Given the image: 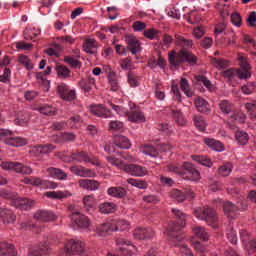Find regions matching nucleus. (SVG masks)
Listing matches in <instances>:
<instances>
[{
    "label": "nucleus",
    "instance_id": "nucleus-57",
    "mask_svg": "<svg viewBox=\"0 0 256 256\" xmlns=\"http://www.w3.org/2000/svg\"><path fill=\"white\" fill-rule=\"evenodd\" d=\"M106 159H107L108 163H111V165H116V167H120V169H121V167L126 165L125 163H123L121 161V159L115 158L114 156H107Z\"/></svg>",
    "mask_w": 256,
    "mask_h": 256
},
{
    "label": "nucleus",
    "instance_id": "nucleus-45",
    "mask_svg": "<svg viewBox=\"0 0 256 256\" xmlns=\"http://www.w3.org/2000/svg\"><path fill=\"white\" fill-rule=\"evenodd\" d=\"M65 63H67L68 65H70L73 69H81V61L71 57V56H66L64 58Z\"/></svg>",
    "mask_w": 256,
    "mask_h": 256
},
{
    "label": "nucleus",
    "instance_id": "nucleus-24",
    "mask_svg": "<svg viewBox=\"0 0 256 256\" xmlns=\"http://www.w3.org/2000/svg\"><path fill=\"white\" fill-rule=\"evenodd\" d=\"M47 172L49 173L50 177H53L54 179H60L61 181L67 179V173L59 168L51 167L47 169Z\"/></svg>",
    "mask_w": 256,
    "mask_h": 256
},
{
    "label": "nucleus",
    "instance_id": "nucleus-43",
    "mask_svg": "<svg viewBox=\"0 0 256 256\" xmlns=\"http://www.w3.org/2000/svg\"><path fill=\"white\" fill-rule=\"evenodd\" d=\"M180 89L185 93L187 97H193L194 93L189 89V82L186 80V78H181Z\"/></svg>",
    "mask_w": 256,
    "mask_h": 256
},
{
    "label": "nucleus",
    "instance_id": "nucleus-11",
    "mask_svg": "<svg viewBox=\"0 0 256 256\" xmlns=\"http://www.w3.org/2000/svg\"><path fill=\"white\" fill-rule=\"evenodd\" d=\"M72 221H74L75 225L80 229H87V227L91 225L89 218L79 212L72 213Z\"/></svg>",
    "mask_w": 256,
    "mask_h": 256
},
{
    "label": "nucleus",
    "instance_id": "nucleus-21",
    "mask_svg": "<svg viewBox=\"0 0 256 256\" xmlns=\"http://www.w3.org/2000/svg\"><path fill=\"white\" fill-rule=\"evenodd\" d=\"M70 171H72L74 175H78L79 177H93L95 175L93 171L81 166H72L70 168Z\"/></svg>",
    "mask_w": 256,
    "mask_h": 256
},
{
    "label": "nucleus",
    "instance_id": "nucleus-3",
    "mask_svg": "<svg viewBox=\"0 0 256 256\" xmlns=\"http://www.w3.org/2000/svg\"><path fill=\"white\" fill-rule=\"evenodd\" d=\"M65 249L66 256H89L85 251V244L81 241L68 240Z\"/></svg>",
    "mask_w": 256,
    "mask_h": 256
},
{
    "label": "nucleus",
    "instance_id": "nucleus-47",
    "mask_svg": "<svg viewBox=\"0 0 256 256\" xmlns=\"http://www.w3.org/2000/svg\"><path fill=\"white\" fill-rule=\"evenodd\" d=\"M130 185L138 187V189H147V182L145 180H137L130 178L127 180Z\"/></svg>",
    "mask_w": 256,
    "mask_h": 256
},
{
    "label": "nucleus",
    "instance_id": "nucleus-62",
    "mask_svg": "<svg viewBox=\"0 0 256 256\" xmlns=\"http://www.w3.org/2000/svg\"><path fill=\"white\" fill-rule=\"evenodd\" d=\"M147 24L145 22L136 21L133 23L132 28L134 31H145Z\"/></svg>",
    "mask_w": 256,
    "mask_h": 256
},
{
    "label": "nucleus",
    "instance_id": "nucleus-49",
    "mask_svg": "<svg viewBox=\"0 0 256 256\" xmlns=\"http://www.w3.org/2000/svg\"><path fill=\"white\" fill-rule=\"evenodd\" d=\"M93 85H95V79H89L88 81L80 82V87L85 91V93H89V91H91L93 88Z\"/></svg>",
    "mask_w": 256,
    "mask_h": 256
},
{
    "label": "nucleus",
    "instance_id": "nucleus-32",
    "mask_svg": "<svg viewBox=\"0 0 256 256\" xmlns=\"http://www.w3.org/2000/svg\"><path fill=\"white\" fill-rule=\"evenodd\" d=\"M194 234L196 237H199L202 241H209V233L205 230L204 227L196 226L193 228Z\"/></svg>",
    "mask_w": 256,
    "mask_h": 256
},
{
    "label": "nucleus",
    "instance_id": "nucleus-20",
    "mask_svg": "<svg viewBox=\"0 0 256 256\" xmlns=\"http://www.w3.org/2000/svg\"><path fill=\"white\" fill-rule=\"evenodd\" d=\"M79 185L83 189H87L88 191H97L99 189V182L97 180H89V179H83L79 180Z\"/></svg>",
    "mask_w": 256,
    "mask_h": 256
},
{
    "label": "nucleus",
    "instance_id": "nucleus-23",
    "mask_svg": "<svg viewBox=\"0 0 256 256\" xmlns=\"http://www.w3.org/2000/svg\"><path fill=\"white\" fill-rule=\"evenodd\" d=\"M49 252V247L43 244L42 246H36L30 249L28 256H47Z\"/></svg>",
    "mask_w": 256,
    "mask_h": 256
},
{
    "label": "nucleus",
    "instance_id": "nucleus-30",
    "mask_svg": "<svg viewBox=\"0 0 256 256\" xmlns=\"http://www.w3.org/2000/svg\"><path fill=\"white\" fill-rule=\"evenodd\" d=\"M170 197L174 201H177V203H183V201H185V199H187V196L185 195V192H183L179 189H173L170 192Z\"/></svg>",
    "mask_w": 256,
    "mask_h": 256
},
{
    "label": "nucleus",
    "instance_id": "nucleus-5",
    "mask_svg": "<svg viewBox=\"0 0 256 256\" xmlns=\"http://www.w3.org/2000/svg\"><path fill=\"white\" fill-rule=\"evenodd\" d=\"M185 227V222L177 221L168 223V227L166 229L168 237L172 239V241H182L183 236L179 234V231Z\"/></svg>",
    "mask_w": 256,
    "mask_h": 256
},
{
    "label": "nucleus",
    "instance_id": "nucleus-42",
    "mask_svg": "<svg viewBox=\"0 0 256 256\" xmlns=\"http://www.w3.org/2000/svg\"><path fill=\"white\" fill-rule=\"evenodd\" d=\"M217 9L220 13V16L225 19V17H229V5L225 4V2L220 1L217 3Z\"/></svg>",
    "mask_w": 256,
    "mask_h": 256
},
{
    "label": "nucleus",
    "instance_id": "nucleus-25",
    "mask_svg": "<svg viewBox=\"0 0 256 256\" xmlns=\"http://www.w3.org/2000/svg\"><path fill=\"white\" fill-rule=\"evenodd\" d=\"M204 143L213 151H223V143L213 138H204Z\"/></svg>",
    "mask_w": 256,
    "mask_h": 256
},
{
    "label": "nucleus",
    "instance_id": "nucleus-2",
    "mask_svg": "<svg viewBox=\"0 0 256 256\" xmlns=\"http://www.w3.org/2000/svg\"><path fill=\"white\" fill-rule=\"evenodd\" d=\"M194 215L197 219H201V221H206L210 227L213 229H217L219 225L217 224V212L209 206H204L203 208H198L194 211Z\"/></svg>",
    "mask_w": 256,
    "mask_h": 256
},
{
    "label": "nucleus",
    "instance_id": "nucleus-35",
    "mask_svg": "<svg viewBox=\"0 0 256 256\" xmlns=\"http://www.w3.org/2000/svg\"><path fill=\"white\" fill-rule=\"evenodd\" d=\"M175 45L183 47H193V40L185 39L183 36L175 35Z\"/></svg>",
    "mask_w": 256,
    "mask_h": 256
},
{
    "label": "nucleus",
    "instance_id": "nucleus-44",
    "mask_svg": "<svg viewBox=\"0 0 256 256\" xmlns=\"http://www.w3.org/2000/svg\"><path fill=\"white\" fill-rule=\"evenodd\" d=\"M117 74L115 72L108 73V80L111 86V91H118L119 90V83L117 82Z\"/></svg>",
    "mask_w": 256,
    "mask_h": 256
},
{
    "label": "nucleus",
    "instance_id": "nucleus-9",
    "mask_svg": "<svg viewBox=\"0 0 256 256\" xmlns=\"http://www.w3.org/2000/svg\"><path fill=\"white\" fill-rule=\"evenodd\" d=\"M223 209L225 215H227V217H231V213H235L236 211H245V209H247V203L238 202L237 205H235L230 201H226L223 204Z\"/></svg>",
    "mask_w": 256,
    "mask_h": 256
},
{
    "label": "nucleus",
    "instance_id": "nucleus-50",
    "mask_svg": "<svg viewBox=\"0 0 256 256\" xmlns=\"http://www.w3.org/2000/svg\"><path fill=\"white\" fill-rule=\"evenodd\" d=\"M219 107L222 113H225L226 115H229L233 109L231 103H229L227 100H222L219 104Z\"/></svg>",
    "mask_w": 256,
    "mask_h": 256
},
{
    "label": "nucleus",
    "instance_id": "nucleus-56",
    "mask_svg": "<svg viewBox=\"0 0 256 256\" xmlns=\"http://www.w3.org/2000/svg\"><path fill=\"white\" fill-rule=\"evenodd\" d=\"M231 22L236 27H241L242 25L241 14H239L238 12H234L233 14H231Z\"/></svg>",
    "mask_w": 256,
    "mask_h": 256
},
{
    "label": "nucleus",
    "instance_id": "nucleus-16",
    "mask_svg": "<svg viewBox=\"0 0 256 256\" xmlns=\"http://www.w3.org/2000/svg\"><path fill=\"white\" fill-rule=\"evenodd\" d=\"M135 239L143 240V239H153L155 237V231L151 228H137L134 231Z\"/></svg>",
    "mask_w": 256,
    "mask_h": 256
},
{
    "label": "nucleus",
    "instance_id": "nucleus-1",
    "mask_svg": "<svg viewBox=\"0 0 256 256\" xmlns=\"http://www.w3.org/2000/svg\"><path fill=\"white\" fill-rule=\"evenodd\" d=\"M199 59L193 52L187 50V48L182 47L180 51L177 53L175 51H171L168 54V62L171 67L175 69H179L183 63H188L189 65H196Z\"/></svg>",
    "mask_w": 256,
    "mask_h": 256
},
{
    "label": "nucleus",
    "instance_id": "nucleus-46",
    "mask_svg": "<svg viewBox=\"0 0 256 256\" xmlns=\"http://www.w3.org/2000/svg\"><path fill=\"white\" fill-rule=\"evenodd\" d=\"M169 17L173 19H181V17H185V8H178L168 12Z\"/></svg>",
    "mask_w": 256,
    "mask_h": 256
},
{
    "label": "nucleus",
    "instance_id": "nucleus-27",
    "mask_svg": "<svg viewBox=\"0 0 256 256\" xmlns=\"http://www.w3.org/2000/svg\"><path fill=\"white\" fill-rule=\"evenodd\" d=\"M97 42L95 39L86 40L85 44H83V49L86 53H90V55H95L97 53Z\"/></svg>",
    "mask_w": 256,
    "mask_h": 256
},
{
    "label": "nucleus",
    "instance_id": "nucleus-58",
    "mask_svg": "<svg viewBox=\"0 0 256 256\" xmlns=\"http://www.w3.org/2000/svg\"><path fill=\"white\" fill-rule=\"evenodd\" d=\"M226 235L233 245H237V233H235L233 228H229Z\"/></svg>",
    "mask_w": 256,
    "mask_h": 256
},
{
    "label": "nucleus",
    "instance_id": "nucleus-29",
    "mask_svg": "<svg viewBox=\"0 0 256 256\" xmlns=\"http://www.w3.org/2000/svg\"><path fill=\"white\" fill-rule=\"evenodd\" d=\"M72 161H75V163H89L91 160L89 159V156L85 152H76L71 154Z\"/></svg>",
    "mask_w": 256,
    "mask_h": 256
},
{
    "label": "nucleus",
    "instance_id": "nucleus-60",
    "mask_svg": "<svg viewBox=\"0 0 256 256\" xmlns=\"http://www.w3.org/2000/svg\"><path fill=\"white\" fill-rule=\"evenodd\" d=\"M144 152L146 153V155H150L151 157H157V149H155V147H153L152 145H146L144 147Z\"/></svg>",
    "mask_w": 256,
    "mask_h": 256
},
{
    "label": "nucleus",
    "instance_id": "nucleus-6",
    "mask_svg": "<svg viewBox=\"0 0 256 256\" xmlns=\"http://www.w3.org/2000/svg\"><path fill=\"white\" fill-rule=\"evenodd\" d=\"M122 221L113 220L112 222H107L100 225L97 228L98 235L100 237H107V235H111L114 231H119L121 229Z\"/></svg>",
    "mask_w": 256,
    "mask_h": 256
},
{
    "label": "nucleus",
    "instance_id": "nucleus-64",
    "mask_svg": "<svg viewBox=\"0 0 256 256\" xmlns=\"http://www.w3.org/2000/svg\"><path fill=\"white\" fill-rule=\"evenodd\" d=\"M180 253L182 256H193V252L187 246L182 245L180 247Z\"/></svg>",
    "mask_w": 256,
    "mask_h": 256
},
{
    "label": "nucleus",
    "instance_id": "nucleus-53",
    "mask_svg": "<svg viewBox=\"0 0 256 256\" xmlns=\"http://www.w3.org/2000/svg\"><path fill=\"white\" fill-rule=\"evenodd\" d=\"M194 123L199 131L204 132L206 129L205 120L201 116L194 117Z\"/></svg>",
    "mask_w": 256,
    "mask_h": 256
},
{
    "label": "nucleus",
    "instance_id": "nucleus-39",
    "mask_svg": "<svg viewBox=\"0 0 256 256\" xmlns=\"http://www.w3.org/2000/svg\"><path fill=\"white\" fill-rule=\"evenodd\" d=\"M233 171V164L226 163L219 167L218 173L221 175V177H229L231 172Z\"/></svg>",
    "mask_w": 256,
    "mask_h": 256
},
{
    "label": "nucleus",
    "instance_id": "nucleus-40",
    "mask_svg": "<svg viewBox=\"0 0 256 256\" xmlns=\"http://www.w3.org/2000/svg\"><path fill=\"white\" fill-rule=\"evenodd\" d=\"M235 137H236V141H238L240 145H247L249 141V134L241 130L236 131Z\"/></svg>",
    "mask_w": 256,
    "mask_h": 256
},
{
    "label": "nucleus",
    "instance_id": "nucleus-7",
    "mask_svg": "<svg viewBox=\"0 0 256 256\" xmlns=\"http://www.w3.org/2000/svg\"><path fill=\"white\" fill-rule=\"evenodd\" d=\"M126 51H130L132 55H137V53H141V42L134 35H127L126 38Z\"/></svg>",
    "mask_w": 256,
    "mask_h": 256
},
{
    "label": "nucleus",
    "instance_id": "nucleus-28",
    "mask_svg": "<svg viewBox=\"0 0 256 256\" xmlns=\"http://www.w3.org/2000/svg\"><path fill=\"white\" fill-rule=\"evenodd\" d=\"M196 109L200 113H209V102H207L205 99L198 97L195 100Z\"/></svg>",
    "mask_w": 256,
    "mask_h": 256
},
{
    "label": "nucleus",
    "instance_id": "nucleus-33",
    "mask_svg": "<svg viewBox=\"0 0 256 256\" xmlns=\"http://www.w3.org/2000/svg\"><path fill=\"white\" fill-rule=\"evenodd\" d=\"M172 116L175 119L176 123L180 125V127H185V125H187V121L185 120V117L183 116V112H181V110H173Z\"/></svg>",
    "mask_w": 256,
    "mask_h": 256
},
{
    "label": "nucleus",
    "instance_id": "nucleus-36",
    "mask_svg": "<svg viewBox=\"0 0 256 256\" xmlns=\"http://www.w3.org/2000/svg\"><path fill=\"white\" fill-rule=\"evenodd\" d=\"M120 253L124 256H134L137 255V248L131 244L120 247Z\"/></svg>",
    "mask_w": 256,
    "mask_h": 256
},
{
    "label": "nucleus",
    "instance_id": "nucleus-8",
    "mask_svg": "<svg viewBox=\"0 0 256 256\" xmlns=\"http://www.w3.org/2000/svg\"><path fill=\"white\" fill-rule=\"evenodd\" d=\"M34 219L39 223H50L51 221L57 220V215L49 210H38L34 214Z\"/></svg>",
    "mask_w": 256,
    "mask_h": 256
},
{
    "label": "nucleus",
    "instance_id": "nucleus-37",
    "mask_svg": "<svg viewBox=\"0 0 256 256\" xmlns=\"http://www.w3.org/2000/svg\"><path fill=\"white\" fill-rule=\"evenodd\" d=\"M117 205L115 203L105 202L99 206L100 213H104L105 215L109 213H113Z\"/></svg>",
    "mask_w": 256,
    "mask_h": 256
},
{
    "label": "nucleus",
    "instance_id": "nucleus-19",
    "mask_svg": "<svg viewBox=\"0 0 256 256\" xmlns=\"http://www.w3.org/2000/svg\"><path fill=\"white\" fill-rule=\"evenodd\" d=\"M114 145L120 149H130L131 141L126 136L116 135L114 136Z\"/></svg>",
    "mask_w": 256,
    "mask_h": 256
},
{
    "label": "nucleus",
    "instance_id": "nucleus-48",
    "mask_svg": "<svg viewBox=\"0 0 256 256\" xmlns=\"http://www.w3.org/2000/svg\"><path fill=\"white\" fill-rule=\"evenodd\" d=\"M195 79L198 83H203V85H205V87L209 89V91L213 90V84H211V81L207 79V77L203 75H198L195 77Z\"/></svg>",
    "mask_w": 256,
    "mask_h": 256
},
{
    "label": "nucleus",
    "instance_id": "nucleus-31",
    "mask_svg": "<svg viewBox=\"0 0 256 256\" xmlns=\"http://www.w3.org/2000/svg\"><path fill=\"white\" fill-rule=\"evenodd\" d=\"M56 73L60 79H67L71 77V70H69L65 65H57Z\"/></svg>",
    "mask_w": 256,
    "mask_h": 256
},
{
    "label": "nucleus",
    "instance_id": "nucleus-61",
    "mask_svg": "<svg viewBox=\"0 0 256 256\" xmlns=\"http://www.w3.org/2000/svg\"><path fill=\"white\" fill-rule=\"evenodd\" d=\"M246 21L250 27H256V12H250Z\"/></svg>",
    "mask_w": 256,
    "mask_h": 256
},
{
    "label": "nucleus",
    "instance_id": "nucleus-52",
    "mask_svg": "<svg viewBox=\"0 0 256 256\" xmlns=\"http://www.w3.org/2000/svg\"><path fill=\"white\" fill-rule=\"evenodd\" d=\"M40 149L41 155H47V153H53L55 151L56 146L52 144L40 145L38 146Z\"/></svg>",
    "mask_w": 256,
    "mask_h": 256
},
{
    "label": "nucleus",
    "instance_id": "nucleus-38",
    "mask_svg": "<svg viewBox=\"0 0 256 256\" xmlns=\"http://www.w3.org/2000/svg\"><path fill=\"white\" fill-rule=\"evenodd\" d=\"M192 159L193 161H196V163H199L204 167H211L213 165V162H211V159L205 156L192 155Z\"/></svg>",
    "mask_w": 256,
    "mask_h": 256
},
{
    "label": "nucleus",
    "instance_id": "nucleus-26",
    "mask_svg": "<svg viewBox=\"0 0 256 256\" xmlns=\"http://www.w3.org/2000/svg\"><path fill=\"white\" fill-rule=\"evenodd\" d=\"M91 113H93V115H96L97 117H111V110L107 109L103 105L92 108Z\"/></svg>",
    "mask_w": 256,
    "mask_h": 256
},
{
    "label": "nucleus",
    "instance_id": "nucleus-22",
    "mask_svg": "<svg viewBox=\"0 0 256 256\" xmlns=\"http://www.w3.org/2000/svg\"><path fill=\"white\" fill-rule=\"evenodd\" d=\"M46 197L49 199H58L61 201V199H67V197H71V192L69 191H50L45 193Z\"/></svg>",
    "mask_w": 256,
    "mask_h": 256
},
{
    "label": "nucleus",
    "instance_id": "nucleus-14",
    "mask_svg": "<svg viewBox=\"0 0 256 256\" xmlns=\"http://www.w3.org/2000/svg\"><path fill=\"white\" fill-rule=\"evenodd\" d=\"M57 92L63 101H75L77 99L75 90H69L63 85L57 87Z\"/></svg>",
    "mask_w": 256,
    "mask_h": 256
},
{
    "label": "nucleus",
    "instance_id": "nucleus-54",
    "mask_svg": "<svg viewBox=\"0 0 256 256\" xmlns=\"http://www.w3.org/2000/svg\"><path fill=\"white\" fill-rule=\"evenodd\" d=\"M157 35H159V30L154 28H150L144 31V37H146V39H156Z\"/></svg>",
    "mask_w": 256,
    "mask_h": 256
},
{
    "label": "nucleus",
    "instance_id": "nucleus-63",
    "mask_svg": "<svg viewBox=\"0 0 256 256\" xmlns=\"http://www.w3.org/2000/svg\"><path fill=\"white\" fill-rule=\"evenodd\" d=\"M110 129L113 131H123V122L112 121L110 122Z\"/></svg>",
    "mask_w": 256,
    "mask_h": 256
},
{
    "label": "nucleus",
    "instance_id": "nucleus-10",
    "mask_svg": "<svg viewBox=\"0 0 256 256\" xmlns=\"http://www.w3.org/2000/svg\"><path fill=\"white\" fill-rule=\"evenodd\" d=\"M121 169L125 171V173H129V175H134L135 177H143V175L147 173L145 168L137 164H125Z\"/></svg>",
    "mask_w": 256,
    "mask_h": 256
},
{
    "label": "nucleus",
    "instance_id": "nucleus-51",
    "mask_svg": "<svg viewBox=\"0 0 256 256\" xmlns=\"http://www.w3.org/2000/svg\"><path fill=\"white\" fill-rule=\"evenodd\" d=\"M84 207L87 211V213H91V211H94L93 207V198L91 196H85L83 199Z\"/></svg>",
    "mask_w": 256,
    "mask_h": 256
},
{
    "label": "nucleus",
    "instance_id": "nucleus-59",
    "mask_svg": "<svg viewBox=\"0 0 256 256\" xmlns=\"http://www.w3.org/2000/svg\"><path fill=\"white\" fill-rule=\"evenodd\" d=\"M16 49H21L22 51H29L30 49H33V44L27 43L25 41H20L16 43Z\"/></svg>",
    "mask_w": 256,
    "mask_h": 256
},
{
    "label": "nucleus",
    "instance_id": "nucleus-18",
    "mask_svg": "<svg viewBox=\"0 0 256 256\" xmlns=\"http://www.w3.org/2000/svg\"><path fill=\"white\" fill-rule=\"evenodd\" d=\"M107 193L116 199H125V197H127V190L123 187H110Z\"/></svg>",
    "mask_w": 256,
    "mask_h": 256
},
{
    "label": "nucleus",
    "instance_id": "nucleus-55",
    "mask_svg": "<svg viewBox=\"0 0 256 256\" xmlns=\"http://www.w3.org/2000/svg\"><path fill=\"white\" fill-rule=\"evenodd\" d=\"M19 63H21V65H24V67H26V69H33V65H31V60H29V58L25 55H20L18 58Z\"/></svg>",
    "mask_w": 256,
    "mask_h": 256
},
{
    "label": "nucleus",
    "instance_id": "nucleus-34",
    "mask_svg": "<svg viewBox=\"0 0 256 256\" xmlns=\"http://www.w3.org/2000/svg\"><path fill=\"white\" fill-rule=\"evenodd\" d=\"M8 144L11 145V147H24V145H27V139L21 137H10L8 139Z\"/></svg>",
    "mask_w": 256,
    "mask_h": 256
},
{
    "label": "nucleus",
    "instance_id": "nucleus-41",
    "mask_svg": "<svg viewBox=\"0 0 256 256\" xmlns=\"http://www.w3.org/2000/svg\"><path fill=\"white\" fill-rule=\"evenodd\" d=\"M128 119L132 123H136V121L143 123L145 122V115H143L141 112H130L128 113Z\"/></svg>",
    "mask_w": 256,
    "mask_h": 256
},
{
    "label": "nucleus",
    "instance_id": "nucleus-13",
    "mask_svg": "<svg viewBox=\"0 0 256 256\" xmlns=\"http://www.w3.org/2000/svg\"><path fill=\"white\" fill-rule=\"evenodd\" d=\"M183 167L190 181H199V179H201V173L195 169V166L192 163L185 162Z\"/></svg>",
    "mask_w": 256,
    "mask_h": 256
},
{
    "label": "nucleus",
    "instance_id": "nucleus-12",
    "mask_svg": "<svg viewBox=\"0 0 256 256\" xmlns=\"http://www.w3.org/2000/svg\"><path fill=\"white\" fill-rule=\"evenodd\" d=\"M12 205H14L16 209H21V211H28V209H31V207L35 205V201L16 196V198L12 201Z\"/></svg>",
    "mask_w": 256,
    "mask_h": 256
},
{
    "label": "nucleus",
    "instance_id": "nucleus-17",
    "mask_svg": "<svg viewBox=\"0 0 256 256\" xmlns=\"http://www.w3.org/2000/svg\"><path fill=\"white\" fill-rule=\"evenodd\" d=\"M0 256H17V250L13 244L0 242Z\"/></svg>",
    "mask_w": 256,
    "mask_h": 256
},
{
    "label": "nucleus",
    "instance_id": "nucleus-4",
    "mask_svg": "<svg viewBox=\"0 0 256 256\" xmlns=\"http://www.w3.org/2000/svg\"><path fill=\"white\" fill-rule=\"evenodd\" d=\"M2 169L4 171H15V173H20L21 175H31L33 173V168L23 165L19 162H2Z\"/></svg>",
    "mask_w": 256,
    "mask_h": 256
},
{
    "label": "nucleus",
    "instance_id": "nucleus-15",
    "mask_svg": "<svg viewBox=\"0 0 256 256\" xmlns=\"http://www.w3.org/2000/svg\"><path fill=\"white\" fill-rule=\"evenodd\" d=\"M0 219H2L5 225H10L11 223H15V221H17V216L10 209L1 208Z\"/></svg>",
    "mask_w": 256,
    "mask_h": 256
}]
</instances>
